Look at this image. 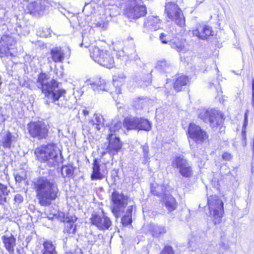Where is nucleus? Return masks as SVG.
<instances>
[{
	"instance_id": "obj_23",
	"label": "nucleus",
	"mask_w": 254,
	"mask_h": 254,
	"mask_svg": "<svg viewBox=\"0 0 254 254\" xmlns=\"http://www.w3.org/2000/svg\"><path fill=\"white\" fill-rule=\"evenodd\" d=\"M155 68L160 73L169 74L173 72L176 68L168 61L162 59L157 62Z\"/></svg>"
},
{
	"instance_id": "obj_2",
	"label": "nucleus",
	"mask_w": 254,
	"mask_h": 254,
	"mask_svg": "<svg viewBox=\"0 0 254 254\" xmlns=\"http://www.w3.org/2000/svg\"><path fill=\"white\" fill-rule=\"evenodd\" d=\"M38 88L41 89L45 96L51 98L52 102L58 101L59 98L65 93L66 91L64 89H57L59 82L55 79L49 80L48 76L45 73L41 72L38 76L36 81Z\"/></svg>"
},
{
	"instance_id": "obj_48",
	"label": "nucleus",
	"mask_w": 254,
	"mask_h": 254,
	"mask_svg": "<svg viewBox=\"0 0 254 254\" xmlns=\"http://www.w3.org/2000/svg\"><path fill=\"white\" fill-rule=\"evenodd\" d=\"M14 200L16 203L19 204L23 201V197L22 195L20 194H17L15 195Z\"/></svg>"
},
{
	"instance_id": "obj_31",
	"label": "nucleus",
	"mask_w": 254,
	"mask_h": 254,
	"mask_svg": "<svg viewBox=\"0 0 254 254\" xmlns=\"http://www.w3.org/2000/svg\"><path fill=\"white\" fill-rule=\"evenodd\" d=\"M189 82L188 77L182 75L176 78L174 83V88L177 92H179L182 90L184 86L187 85Z\"/></svg>"
},
{
	"instance_id": "obj_20",
	"label": "nucleus",
	"mask_w": 254,
	"mask_h": 254,
	"mask_svg": "<svg viewBox=\"0 0 254 254\" xmlns=\"http://www.w3.org/2000/svg\"><path fill=\"white\" fill-rule=\"evenodd\" d=\"M88 85L91 86V88L95 93H100V91H107V85L105 79L101 77H97L86 81Z\"/></svg>"
},
{
	"instance_id": "obj_30",
	"label": "nucleus",
	"mask_w": 254,
	"mask_h": 254,
	"mask_svg": "<svg viewBox=\"0 0 254 254\" xmlns=\"http://www.w3.org/2000/svg\"><path fill=\"white\" fill-rule=\"evenodd\" d=\"M165 205L169 212L175 210L177 207L176 200L172 195L166 194L164 198Z\"/></svg>"
},
{
	"instance_id": "obj_58",
	"label": "nucleus",
	"mask_w": 254,
	"mask_h": 254,
	"mask_svg": "<svg viewBox=\"0 0 254 254\" xmlns=\"http://www.w3.org/2000/svg\"><path fill=\"white\" fill-rule=\"evenodd\" d=\"M116 106L118 109H121L122 107V104L117 103Z\"/></svg>"
},
{
	"instance_id": "obj_17",
	"label": "nucleus",
	"mask_w": 254,
	"mask_h": 254,
	"mask_svg": "<svg viewBox=\"0 0 254 254\" xmlns=\"http://www.w3.org/2000/svg\"><path fill=\"white\" fill-rule=\"evenodd\" d=\"M190 34L193 36L196 37L199 39L204 40L213 35V31L212 27L207 25H198L192 31H190Z\"/></svg>"
},
{
	"instance_id": "obj_7",
	"label": "nucleus",
	"mask_w": 254,
	"mask_h": 254,
	"mask_svg": "<svg viewBox=\"0 0 254 254\" xmlns=\"http://www.w3.org/2000/svg\"><path fill=\"white\" fill-rule=\"evenodd\" d=\"M171 165L185 178H190L193 175L192 165L183 155H177L174 157Z\"/></svg>"
},
{
	"instance_id": "obj_26",
	"label": "nucleus",
	"mask_w": 254,
	"mask_h": 254,
	"mask_svg": "<svg viewBox=\"0 0 254 254\" xmlns=\"http://www.w3.org/2000/svg\"><path fill=\"white\" fill-rule=\"evenodd\" d=\"M2 242L5 249L9 254H13L14 248L16 245V239L12 235L10 236L3 235L1 237Z\"/></svg>"
},
{
	"instance_id": "obj_40",
	"label": "nucleus",
	"mask_w": 254,
	"mask_h": 254,
	"mask_svg": "<svg viewBox=\"0 0 254 254\" xmlns=\"http://www.w3.org/2000/svg\"><path fill=\"white\" fill-rule=\"evenodd\" d=\"M132 51L134 52V53H131L130 54H127V57L128 58V60L130 61H134L136 62V64L140 65V60L139 57L138 56L137 54H136L135 51L133 49Z\"/></svg>"
},
{
	"instance_id": "obj_64",
	"label": "nucleus",
	"mask_w": 254,
	"mask_h": 254,
	"mask_svg": "<svg viewBox=\"0 0 254 254\" xmlns=\"http://www.w3.org/2000/svg\"><path fill=\"white\" fill-rule=\"evenodd\" d=\"M210 86L211 87H212V86H214L215 87V85H214V83H211L210 82Z\"/></svg>"
},
{
	"instance_id": "obj_59",
	"label": "nucleus",
	"mask_w": 254,
	"mask_h": 254,
	"mask_svg": "<svg viewBox=\"0 0 254 254\" xmlns=\"http://www.w3.org/2000/svg\"><path fill=\"white\" fill-rule=\"evenodd\" d=\"M224 173L227 176L231 175V173L230 171H229L228 172H224Z\"/></svg>"
},
{
	"instance_id": "obj_60",
	"label": "nucleus",
	"mask_w": 254,
	"mask_h": 254,
	"mask_svg": "<svg viewBox=\"0 0 254 254\" xmlns=\"http://www.w3.org/2000/svg\"><path fill=\"white\" fill-rule=\"evenodd\" d=\"M165 93L166 94L167 96H168L169 95L171 94L170 92L169 91H165Z\"/></svg>"
},
{
	"instance_id": "obj_39",
	"label": "nucleus",
	"mask_w": 254,
	"mask_h": 254,
	"mask_svg": "<svg viewBox=\"0 0 254 254\" xmlns=\"http://www.w3.org/2000/svg\"><path fill=\"white\" fill-rule=\"evenodd\" d=\"M248 123V112H246L244 115V121L243 125L242 130V140L246 141V127Z\"/></svg>"
},
{
	"instance_id": "obj_16",
	"label": "nucleus",
	"mask_w": 254,
	"mask_h": 254,
	"mask_svg": "<svg viewBox=\"0 0 254 254\" xmlns=\"http://www.w3.org/2000/svg\"><path fill=\"white\" fill-rule=\"evenodd\" d=\"M108 145L106 148V151L110 155H114L121 149L122 144L120 138L113 133H109L107 136Z\"/></svg>"
},
{
	"instance_id": "obj_41",
	"label": "nucleus",
	"mask_w": 254,
	"mask_h": 254,
	"mask_svg": "<svg viewBox=\"0 0 254 254\" xmlns=\"http://www.w3.org/2000/svg\"><path fill=\"white\" fill-rule=\"evenodd\" d=\"M141 148L142 149L144 159L145 161L148 162L150 159V157L149 156V146L147 144H145L141 146Z\"/></svg>"
},
{
	"instance_id": "obj_14",
	"label": "nucleus",
	"mask_w": 254,
	"mask_h": 254,
	"mask_svg": "<svg viewBox=\"0 0 254 254\" xmlns=\"http://www.w3.org/2000/svg\"><path fill=\"white\" fill-rule=\"evenodd\" d=\"M188 132V137L197 143L203 142L208 136L205 130L193 123L190 124Z\"/></svg>"
},
{
	"instance_id": "obj_32",
	"label": "nucleus",
	"mask_w": 254,
	"mask_h": 254,
	"mask_svg": "<svg viewBox=\"0 0 254 254\" xmlns=\"http://www.w3.org/2000/svg\"><path fill=\"white\" fill-rule=\"evenodd\" d=\"M10 190L6 185L0 183V204L7 201Z\"/></svg>"
},
{
	"instance_id": "obj_51",
	"label": "nucleus",
	"mask_w": 254,
	"mask_h": 254,
	"mask_svg": "<svg viewBox=\"0 0 254 254\" xmlns=\"http://www.w3.org/2000/svg\"><path fill=\"white\" fill-rule=\"evenodd\" d=\"M82 38H83L82 42L80 44V46L81 47L84 46L85 48L88 47L90 46V43H89L87 42H84L85 37L84 36H82Z\"/></svg>"
},
{
	"instance_id": "obj_13",
	"label": "nucleus",
	"mask_w": 254,
	"mask_h": 254,
	"mask_svg": "<svg viewBox=\"0 0 254 254\" xmlns=\"http://www.w3.org/2000/svg\"><path fill=\"white\" fill-rule=\"evenodd\" d=\"M92 225H95L99 230L104 231L108 230L112 225L110 218L103 211L101 212H94L90 218Z\"/></svg>"
},
{
	"instance_id": "obj_18",
	"label": "nucleus",
	"mask_w": 254,
	"mask_h": 254,
	"mask_svg": "<svg viewBox=\"0 0 254 254\" xmlns=\"http://www.w3.org/2000/svg\"><path fill=\"white\" fill-rule=\"evenodd\" d=\"M126 77V75L122 71L119 72L113 76V83L115 90L112 94L114 100H118V95L122 93L121 86Z\"/></svg>"
},
{
	"instance_id": "obj_12",
	"label": "nucleus",
	"mask_w": 254,
	"mask_h": 254,
	"mask_svg": "<svg viewBox=\"0 0 254 254\" xmlns=\"http://www.w3.org/2000/svg\"><path fill=\"white\" fill-rule=\"evenodd\" d=\"M27 129L30 136L41 140L45 138L48 133L47 125L43 121H31L28 124Z\"/></svg>"
},
{
	"instance_id": "obj_36",
	"label": "nucleus",
	"mask_w": 254,
	"mask_h": 254,
	"mask_svg": "<svg viewBox=\"0 0 254 254\" xmlns=\"http://www.w3.org/2000/svg\"><path fill=\"white\" fill-rule=\"evenodd\" d=\"M218 252L219 254H232L233 253L229 245H226L223 242L219 243Z\"/></svg>"
},
{
	"instance_id": "obj_54",
	"label": "nucleus",
	"mask_w": 254,
	"mask_h": 254,
	"mask_svg": "<svg viewBox=\"0 0 254 254\" xmlns=\"http://www.w3.org/2000/svg\"><path fill=\"white\" fill-rule=\"evenodd\" d=\"M16 26L15 27V29L17 33H18L19 34L21 33V25L19 24V23L17 22L16 23Z\"/></svg>"
},
{
	"instance_id": "obj_35",
	"label": "nucleus",
	"mask_w": 254,
	"mask_h": 254,
	"mask_svg": "<svg viewBox=\"0 0 254 254\" xmlns=\"http://www.w3.org/2000/svg\"><path fill=\"white\" fill-rule=\"evenodd\" d=\"M104 118L99 113H94L93 117L90 120L89 123L93 126H95L97 130H99L101 127L103 126Z\"/></svg>"
},
{
	"instance_id": "obj_29",
	"label": "nucleus",
	"mask_w": 254,
	"mask_h": 254,
	"mask_svg": "<svg viewBox=\"0 0 254 254\" xmlns=\"http://www.w3.org/2000/svg\"><path fill=\"white\" fill-rule=\"evenodd\" d=\"M43 249L41 250L42 254H57L56 246L51 241L46 240L43 242Z\"/></svg>"
},
{
	"instance_id": "obj_50",
	"label": "nucleus",
	"mask_w": 254,
	"mask_h": 254,
	"mask_svg": "<svg viewBox=\"0 0 254 254\" xmlns=\"http://www.w3.org/2000/svg\"><path fill=\"white\" fill-rule=\"evenodd\" d=\"M24 179V176H21L19 174H16L15 176V180L16 182L20 183Z\"/></svg>"
},
{
	"instance_id": "obj_11",
	"label": "nucleus",
	"mask_w": 254,
	"mask_h": 254,
	"mask_svg": "<svg viewBox=\"0 0 254 254\" xmlns=\"http://www.w3.org/2000/svg\"><path fill=\"white\" fill-rule=\"evenodd\" d=\"M111 200L113 202L112 212L115 217L118 218L124 212L127 205L128 197L123 193L114 190L112 193Z\"/></svg>"
},
{
	"instance_id": "obj_56",
	"label": "nucleus",
	"mask_w": 254,
	"mask_h": 254,
	"mask_svg": "<svg viewBox=\"0 0 254 254\" xmlns=\"http://www.w3.org/2000/svg\"><path fill=\"white\" fill-rule=\"evenodd\" d=\"M197 242H196L195 240L194 239V238L193 237H192L189 241V244L190 245H192L193 243H197Z\"/></svg>"
},
{
	"instance_id": "obj_43",
	"label": "nucleus",
	"mask_w": 254,
	"mask_h": 254,
	"mask_svg": "<svg viewBox=\"0 0 254 254\" xmlns=\"http://www.w3.org/2000/svg\"><path fill=\"white\" fill-rule=\"evenodd\" d=\"M103 178V175L100 171H92L91 175V179L92 181L102 180Z\"/></svg>"
},
{
	"instance_id": "obj_1",
	"label": "nucleus",
	"mask_w": 254,
	"mask_h": 254,
	"mask_svg": "<svg viewBox=\"0 0 254 254\" xmlns=\"http://www.w3.org/2000/svg\"><path fill=\"white\" fill-rule=\"evenodd\" d=\"M37 198L42 206L51 204L58 196L59 190L53 181L46 177H39L34 183Z\"/></svg>"
},
{
	"instance_id": "obj_61",
	"label": "nucleus",
	"mask_w": 254,
	"mask_h": 254,
	"mask_svg": "<svg viewBox=\"0 0 254 254\" xmlns=\"http://www.w3.org/2000/svg\"><path fill=\"white\" fill-rule=\"evenodd\" d=\"M151 191L154 194V195H158L159 194L157 193H156L155 192H154V191L152 190V189L151 188Z\"/></svg>"
},
{
	"instance_id": "obj_19",
	"label": "nucleus",
	"mask_w": 254,
	"mask_h": 254,
	"mask_svg": "<svg viewBox=\"0 0 254 254\" xmlns=\"http://www.w3.org/2000/svg\"><path fill=\"white\" fill-rule=\"evenodd\" d=\"M46 7L45 1H34L28 4L27 10L33 16H39L44 13Z\"/></svg>"
},
{
	"instance_id": "obj_3",
	"label": "nucleus",
	"mask_w": 254,
	"mask_h": 254,
	"mask_svg": "<svg viewBox=\"0 0 254 254\" xmlns=\"http://www.w3.org/2000/svg\"><path fill=\"white\" fill-rule=\"evenodd\" d=\"M35 154L41 162H47L49 166L58 165L62 161L61 152L55 143L42 145L36 149Z\"/></svg>"
},
{
	"instance_id": "obj_10",
	"label": "nucleus",
	"mask_w": 254,
	"mask_h": 254,
	"mask_svg": "<svg viewBox=\"0 0 254 254\" xmlns=\"http://www.w3.org/2000/svg\"><path fill=\"white\" fill-rule=\"evenodd\" d=\"M165 13L168 18L180 27L185 25V18L178 5L173 2L166 3Z\"/></svg>"
},
{
	"instance_id": "obj_21",
	"label": "nucleus",
	"mask_w": 254,
	"mask_h": 254,
	"mask_svg": "<svg viewBox=\"0 0 254 254\" xmlns=\"http://www.w3.org/2000/svg\"><path fill=\"white\" fill-rule=\"evenodd\" d=\"M15 140V137L9 131H3L0 134V146L4 149H9Z\"/></svg>"
},
{
	"instance_id": "obj_47",
	"label": "nucleus",
	"mask_w": 254,
	"mask_h": 254,
	"mask_svg": "<svg viewBox=\"0 0 254 254\" xmlns=\"http://www.w3.org/2000/svg\"><path fill=\"white\" fill-rule=\"evenodd\" d=\"M92 171H100V166L96 160H94L92 167Z\"/></svg>"
},
{
	"instance_id": "obj_55",
	"label": "nucleus",
	"mask_w": 254,
	"mask_h": 254,
	"mask_svg": "<svg viewBox=\"0 0 254 254\" xmlns=\"http://www.w3.org/2000/svg\"><path fill=\"white\" fill-rule=\"evenodd\" d=\"M198 110L199 111H206V112H208V111H218V110H216L215 109H211L210 110H209V108H208V109L203 108V109H201V110L200 109H198Z\"/></svg>"
},
{
	"instance_id": "obj_27",
	"label": "nucleus",
	"mask_w": 254,
	"mask_h": 254,
	"mask_svg": "<svg viewBox=\"0 0 254 254\" xmlns=\"http://www.w3.org/2000/svg\"><path fill=\"white\" fill-rule=\"evenodd\" d=\"M135 82L141 87H147L151 83V74H144L142 75L136 76L135 78Z\"/></svg>"
},
{
	"instance_id": "obj_4",
	"label": "nucleus",
	"mask_w": 254,
	"mask_h": 254,
	"mask_svg": "<svg viewBox=\"0 0 254 254\" xmlns=\"http://www.w3.org/2000/svg\"><path fill=\"white\" fill-rule=\"evenodd\" d=\"M124 13L128 19L135 20L145 16L147 9L142 0H128Z\"/></svg>"
},
{
	"instance_id": "obj_24",
	"label": "nucleus",
	"mask_w": 254,
	"mask_h": 254,
	"mask_svg": "<svg viewBox=\"0 0 254 254\" xmlns=\"http://www.w3.org/2000/svg\"><path fill=\"white\" fill-rule=\"evenodd\" d=\"M77 218L74 215L68 214L64 220V232L69 234H74L76 232V225L74 224Z\"/></svg>"
},
{
	"instance_id": "obj_22",
	"label": "nucleus",
	"mask_w": 254,
	"mask_h": 254,
	"mask_svg": "<svg viewBox=\"0 0 254 254\" xmlns=\"http://www.w3.org/2000/svg\"><path fill=\"white\" fill-rule=\"evenodd\" d=\"M171 47L177 50L180 53V57L181 62H184L189 64L191 61V52L190 51H187L184 46L181 43H172Z\"/></svg>"
},
{
	"instance_id": "obj_57",
	"label": "nucleus",
	"mask_w": 254,
	"mask_h": 254,
	"mask_svg": "<svg viewBox=\"0 0 254 254\" xmlns=\"http://www.w3.org/2000/svg\"><path fill=\"white\" fill-rule=\"evenodd\" d=\"M2 112H0V122H3L5 118L3 115L1 114Z\"/></svg>"
},
{
	"instance_id": "obj_5",
	"label": "nucleus",
	"mask_w": 254,
	"mask_h": 254,
	"mask_svg": "<svg viewBox=\"0 0 254 254\" xmlns=\"http://www.w3.org/2000/svg\"><path fill=\"white\" fill-rule=\"evenodd\" d=\"M90 56L95 62L108 68L114 66L115 62L112 55L107 51L99 49L97 47L91 48Z\"/></svg>"
},
{
	"instance_id": "obj_42",
	"label": "nucleus",
	"mask_w": 254,
	"mask_h": 254,
	"mask_svg": "<svg viewBox=\"0 0 254 254\" xmlns=\"http://www.w3.org/2000/svg\"><path fill=\"white\" fill-rule=\"evenodd\" d=\"M122 223L123 226H127L131 225L132 223V216L125 214L122 218Z\"/></svg>"
},
{
	"instance_id": "obj_15",
	"label": "nucleus",
	"mask_w": 254,
	"mask_h": 254,
	"mask_svg": "<svg viewBox=\"0 0 254 254\" xmlns=\"http://www.w3.org/2000/svg\"><path fill=\"white\" fill-rule=\"evenodd\" d=\"M199 117L212 127H217L221 124L223 118L218 112H200Z\"/></svg>"
},
{
	"instance_id": "obj_52",
	"label": "nucleus",
	"mask_w": 254,
	"mask_h": 254,
	"mask_svg": "<svg viewBox=\"0 0 254 254\" xmlns=\"http://www.w3.org/2000/svg\"><path fill=\"white\" fill-rule=\"evenodd\" d=\"M132 210H133V206L132 205L129 206L127 207L126 214L129 215V216H132Z\"/></svg>"
},
{
	"instance_id": "obj_44",
	"label": "nucleus",
	"mask_w": 254,
	"mask_h": 254,
	"mask_svg": "<svg viewBox=\"0 0 254 254\" xmlns=\"http://www.w3.org/2000/svg\"><path fill=\"white\" fill-rule=\"evenodd\" d=\"M160 254H175L173 248L169 245L165 246Z\"/></svg>"
},
{
	"instance_id": "obj_9",
	"label": "nucleus",
	"mask_w": 254,
	"mask_h": 254,
	"mask_svg": "<svg viewBox=\"0 0 254 254\" xmlns=\"http://www.w3.org/2000/svg\"><path fill=\"white\" fill-rule=\"evenodd\" d=\"M123 125L127 130H143L149 131L151 129V123L144 118L128 116L125 118Z\"/></svg>"
},
{
	"instance_id": "obj_37",
	"label": "nucleus",
	"mask_w": 254,
	"mask_h": 254,
	"mask_svg": "<svg viewBox=\"0 0 254 254\" xmlns=\"http://www.w3.org/2000/svg\"><path fill=\"white\" fill-rule=\"evenodd\" d=\"M73 169L71 166H64L61 168V174L63 177H71L73 174Z\"/></svg>"
},
{
	"instance_id": "obj_49",
	"label": "nucleus",
	"mask_w": 254,
	"mask_h": 254,
	"mask_svg": "<svg viewBox=\"0 0 254 254\" xmlns=\"http://www.w3.org/2000/svg\"><path fill=\"white\" fill-rule=\"evenodd\" d=\"M167 35L162 33L160 34L159 38L160 40H161V42L164 44H167L168 40L166 39Z\"/></svg>"
},
{
	"instance_id": "obj_33",
	"label": "nucleus",
	"mask_w": 254,
	"mask_h": 254,
	"mask_svg": "<svg viewBox=\"0 0 254 254\" xmlns=\"http://www.w3.org/2000/svg\"><path fill=\"white\" fill-rule=\"evenodd\" d=\"M160 19L157 17L153 16H149L144 21V25L153 30H157L160 25Z\"/></svg>"
},
{
	"instance_id": "obj_34",
	"label": "nucleus",
	"mask_w": 254,
	"mask_h": 254,
	"mask_svg": "<svg viewBox=\"0 0 254 254\" xmlns=\"http://www.w3.org/2000/svg\"><path fill=\"white\" fill-rule=\"evenodd\" d=\"M150 230L153 237L156 238L163 235L167 232L166 228L165 226L155 224L152 225L150 226Z\"/></svg>"
},
{
	"instance_id": "obj_62",
	"label": "nucleus",
	"mask_w": 254,
	"mask_h": 254,
	"mask_svg": "<svg viewBox=\"0 0 254 254\" xmlns=\"http://www.w3.org/2000/svg\"><path fill=\"white\" fill-rule=\"evenodd\" d=\"M64 254H74L73 253L71 252H67L64 253Z\"/></svg>"
},
{
	"instance_id": "obj_28",
	"label": "nucleus",
	"mask_w": 254,
	"mask_h": 254,
	"mask_svg": "<svg viewBox=\"0 0 254 254\" xmlns=\"http://www.w3.org/2000/svg\"><path fill=\"white\" fill-rule=\"evenodd\" d=\"M50 54L53 61L55 63H62L64 57V51L60 47H56L51 50Z\"/></svg>"
},
{
	"instance_id": "obj_45",
	"label": "nucleus",
	"mask_w": 254,
	"mask_h": 254,
	"mask_svg": "<svg viewBox=\"0 0 254 254\" xmlns=\"http://www.w3.org/2000/svg\"><path fill=\"white\" fill-rule=\"evenodd\" d=\"M222 157L224 161H230L233 159V156L228 152H225L222 154Z\"/></svg>"
},
{
	"instance_id": "obj_46",
	"label": "nucleus",
	"mask_w": 254,
	"mask_h": 254,
	"mask_svg": "<svg viewBox=\"0 0 254 254\" xmlns=\"http://www.w3.org/2000/svg\"><path fill=\"white\" fill-rule=\"evenodd\" d=\"M51 30L49 28L43 29L42 32L40 34L42 37H47L51 35Z\"/></svg>"
},
{
	"instance_id": "obj_25",
	"label": "nucleus",
	"mask_w": 254,
	"mask_h": 254,
	"mask_svg": "<svg viewBox=\"0 0 254 254\" xmlns=\"http://www.w3.org/2000/svg\"><path fill=\"white\" fill-rule=\"evenodd\" d=\"M151 100L147 97H138L133 99L132 103L133 108L136 110H146L151 103Z\"/></svg>"
},
{
	"instance_id": "obj_38",
	"label": "nucleus",
	"mask_w": 254,
	"mask_h": 254,
	"mask_svg": "<svg viewBox=\"0 0 254 254\" xmlns=\"http://www.w3.org/2000/svg\"><path fill=\"white\" fill-rule=\"evenodd\" d=\"M122 127V123L114 121L111 123L109 127V133H113L116 136V132L120 130Z\"/></svg>"
},
{
	"instance_id": "obj_53",
	"label": "nucleus",
	"mask_w": 254,
	"mask_h": 254,
	"mask_svg": "<svg viewBox=\"0 0 254 254\" xmlns=\"http://www.w3.org/2000/svg\"><path fill=\"white\" fill-rule=\"evenodd\" d=\"M252 104L254 106V79L252 80Z\"/></svg>"
},
{
	"instance_id": "obj_8",
	"label": "nucleus",
	"mask_w": 254,
	"mask_h": 254,
	"mask_svg": "<svg viewBox=\"0 0 254 254\" xmlns=\"http://www.w3.org/2000/svg\"><path fill=\"white\" fill-rule=\"evenodd\" d=\"M16 41L13 37L7 35H3L0 40V57L12 58L17 53Z\"/></svg>"
},
{
	"instance_id": "obj_63",
	"label": "nucleus",
	"mask_w": 254,
	"mask_h": 254,
	"mask_svg": "<svg viewBox=\"0 0 254 254\" xmlns=\"http://www.w3.org/2000/svg\"><path fill=\"white\" fill-rule=\"evenodd\" d=\"M219 102L220 103H223V102H224V100L223 99L221 100L220 98H219Z\"/></svg>"
},
{
	"instance_id": "obj_6",
	"label": "nucleus",
	"mask_w": 254,
	"mask_h": 254,
	"mask_svg": "<svg viewBox=\"0 0 254 254\" xmlns=\"http://www.w3.org/2000/svg\"><path fill=\"white\" fill-rule=\"evenodd\" d=\"M207 204L209 209V215L213 218L214 224H219L221 222L224 212L222 200L216 195H210L208 197Z\"/></svg>"
}]
</instances>
